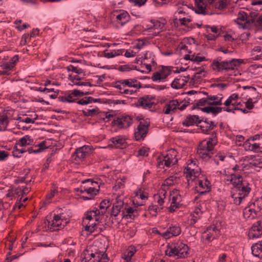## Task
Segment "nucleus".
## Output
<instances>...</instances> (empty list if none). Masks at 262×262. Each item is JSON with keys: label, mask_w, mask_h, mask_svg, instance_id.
<instances>
[{"label": "nucleus", "mask_w": 262, "mask_h": 262, "mask_svg": "<svg viewBox=\"0 0 262 262\" xmlns=\"http://www.w3.org/2000/svg\"><path fill=\"white\" fill-rule=\"evenodd\" d=\"M178 152L174 149L168 150L167 154L159 156L157 159V166L160 168H169L178 162Z\"/></svg>", "instance_id": "6e6552de"}, {"label": "nucleus", "mask_w": 262, "mask_h": 262, "mask_svg": "<svg viewBox=\"0 0 262 262\" xmlns=\"http://www.w3.org/2000/svg\"><path fill=\"white\" fill-rule=\"evenodd\" d=\"M123 217L129 219H134L138 216V210L136 207H130L125 205L122 210Z\"/></svg>", "instance_id": "2f4dec72"}, {"label": "nucleus", "mask_w": 262, "mask_h": 262, "mask_svg": "<svg viewBox=\"0 0 262 262\" xmlns=\"http://www.w3.org/2000/svg\"><path fill=\"white\" fill-rule=\"evenodd\" d=\"M217 143V133L213 131L208 138L200 143L197 150L199 157L205 160H209L212 157L213 150Z\"/></svg>", "instance_id": "20e7f679"}, {"label": "nucleus", "mask_w": 262, "mask_h": 262, "mask_svg": "<svg viewBox=\"0 0 262 262\" xmlns=\"http://www.w3.org/2000/svg\"><path fill=\"white\" fill-rule=\"evenodd\" d=\"M200 120L199 117L197 115H189L186 118L182 124L186 126H190L194 124L197 125Z\"/></svg>", "instance_id": "a18cd8bd"}, {"label": "nucleus", "mask_w": 262, "mask_h": 262, "mask_svg": "<svg viewBox=\"0 0 262 262\" xmlns=\"http://www.w3.org/2000/svg\"><path fill=\"white\" fill-rule=\"evenodd\" d=\"M99 189V186L96 182L92 181L90 179H87L82 181V185L79 189Z\"/></svg>", "instance_id": "8fccbe9b"}, {"label": "nucleus", "mask_w": 262, "mask_h": 262, "mask_svg": "<svg viewBox=\"0 0 262 262\" xmlns=\"http://www.w3.org/2000/svg\"><path fill=\"white\" fill-rule=\"evenodd\" d=\"M252 254L259 258L262 257V241L253 245L251 247Z\"/></svg>", "instance_id": "3c124183"}, {"label": "nucleus", "mask_w": 262, "mask_h": 262, "mask_svg": "<svg viewBox=\"0 0 262 262\" xmlns=\"http://www.w3.org/2000/svg\"><path fill=\"white\" fill-rule=\"evenodd\" d=\"M240 59H232L229 61H219L214 60L212 63L213 69L219 72L234 71L241 62Z\"/></svg>", "instance_id": "9d476101"}, {"label": "nucleus", "mask_w": 262, "mask_h": 262, "mask_svg": "<svg viewBox=\"0 0 262 262\" xmlns=\"http://www.w3.org/2000/svg\"><path fill=\"white\" fill-rule=\"evenodd\" d=\"M33 139L29 135H26L17 140L14 145L12 154L15 157H20L21 154L25 152L26 150L24 147L32 145Z\"/></svg>", "instance_id": "9b49d317"}, {"label": "nucleus", "mask_w": 262, "mask_h": 262, "mask_svg": "<svg viewBox=\"0 0 262 262\" xmlns=\"http://www.w3.org/2000/svg\"><path fill=\"white\" fill-rule=\"evenodd\" d=\"M202 110L207 113H211L213 115H216L217 114L221 113L222 111H224V107L207 106L203 108Z\"/></svg>", "instance_id": "13d9d810"}, {"label": "nucleus", "mask_w": 262, "mask_h": 262, "mask_svg": "<svg viewBox=\"0 0 262 262\" xmlns=\"http://www.w3.org/2000/svg\"><path fill=\"white\" fill-rule=\"evenodd\" d=\"M154 99L155 98L151 96L145 95L138 99L136 102V105L143 109H150L155 104Z\"/></svg>", "instance_id": "412c9836"}, {"label": "nucleus", "mask_w": 262, "mask_h": 262, "mask_svg": "<svg viewBox=\"0 0 262 262\" xmlns=\"http://www.w3.org/2000/svg\"><path fill=\"white\" fill-rule=\"evenodd\" d=\"M205 28H206L207 33L206 37L208 40H215L221 32V29L215 26H210L206 25Z\"/></svg>", "instance_id": "bb28decb"}, {"label": "nucleus", "mask_w": 262, "mask_h": 262, "mask_svg": "<svg viewBox=\"0 0 262 262\" xmlns=\"http://www.w3.org/2000/svg\"><path fill=\"white\" fill-rule=\"evenodd\" d=\"M248 15L243 10H239L237 14V17L234 20L237 24L243 29H247L249 26V22L247 20Z\"/></svg>", "instance_id": "cd10ccee"}, {"label": "nucleus", "mask_w": 262, "mask_h": 262, "mask_svg": "<svg viewBox=\"0 0 262 262\" xmlns=\"http://www.w3.org/2000/svg\"><path fill=\"white\" fill-rule=\"evenodd\" d=\"M110 142L112 143L111 144L112 146H114L116 148L123 146L126 143L125 138L121 136H118L112 138L110 140Z\"/></svg>", "instance_id": "09e8293b"}, {"label": "nucleus", "mask_w": 262, "mask_h": 262, "mask_svg": "<svg viewBox=\"0 0 262 262\" xmlns=\"http://www.w3.org/2000/svg\"><path fill=\"white\" fill-rule=\"evenodd\" d=\"M243 88L244 90H247L245 92V94L246 95V99H249L255 103H256L260 99V96L259 93L254 87L245 86Z\"/></svg>", "instance_id": "a878e982"}, {"label": "nucleus", "mask_w": 262, "mask_h": 262, "mask_svg": "<svg viewBox=\"0 0 262 262\" xmlns=\"http://www.w3.org/2000/svg\"><path fill=\"white\" fill-rule=\"evenodd\" d=\"M180 49L181 54H184L183 58L185 60H191L195 54V53L192 50L190 45H182L180 47Z\"/></svg>", "instance_id": "e433bc0d"}, {"label": "nucleus", "mask_w": 262, "mask_h": 262, "mask_svg": "<svg viewBox=\"0 0 262 262\" xmlns=\"http://www.w3.org/2000/svg\"><path fill=\"white\" fill-rule=\"evenodd\" d=\"M98 108L97 107L91 109H85L82 111L83 114L85 116H93L98 113Z\"/></svg>", "instance_id": "0e129e2a"}, {"label": "nucleus", "mask_w": 262, "mask_h": 262, "mask_svg": "<svg viewBox=\"0 0 262 262\" xmlns=\"http://www.w3.org/2000/svg\"><path fill=\"white\" fill-rule=\"evenodd\" d=\"M150 122L148 119H141L139 121L136 129L135 131L134 136L136 141H141L146 136Z\"/></svg>", "instance_id": "4468645a"}, {"label": "nucleus", "mask_w": 262, "mask_h": 262, "mask_svg": "<svg viewBox=\"0 0 262 262\" xmlns=\"http://www.w3.org/2000/svg\"><path fill=\"white\" fill-rule=\"evenodd\" d=\"M220 234V229L214 225H212L208 227L202 233L201 240L203 243L208 244L217 238Z\"/></svg>", "instance_id": "2eb2a0df"}, {"label": "nucleus", "mask_w": 262, "mask_h": 262, "mask_svg": "<svg viewBox=\"0 0 262 262\" xmlns=\"http://www.w3.org/2000/svg\"><path fill=\"white\" fill-rule=\"evenodd\" d=\"M136 249L134 246H130L123 253L122 258L124 259L123 262H132V257L136 252Z\"/></svg>", "instance_id": "49530a36"}, {"label": "nucleus", "mask_w": 262, "mask_h": 262, "mask_svg": "<svg viewBox=\"0 0 262 262\" xmlns=\"http://www.w3.org/2000/svg\"><path fill=\"white\" fill-rule=\"evenodd\" d=\"M115 87L119 90V92L121 94L128 93V92H132V91H128L126 89L125 85L123 82L122 80L118 81L115 85Z\"/></svg>", "instance_id": "680f3d73"}, {"label": "nucleus", "mask_w": 262, "mask_h": 262, "mask_svg": "<svg viewBox=\"0 0 262 262\" xmlns=\"http://www.w3.org/2000/svg\"><path fill=\"white\" fill-rule=\"evenodd\" d=\"M124 202L121 196H118L112 208L111 215L116 217L121 212V209L124 206Z\"/></svg>", "instance_id": "72a5a7b5"}, {"label": "nucleus", "mask_w": 262, "mask_h": 262, "mask_svg": "<svg viewBox=\"0 0 262 262\" xmlns=\"http://www.w3.org/2000/svg\"><path fill=\"white\" fill-rule=\"evenodd\" d=\"M166 24L167 20L164 18H160L157 20H151L148 29L157 31V33H159L166 29Z\"/></svg>", "instance_id": "b1692460"}, {"label": "nucleus", "mask_w": 262, "mask_h": 262, "mask_svg": "<svg viewBox=\"0 0 262 262\" xmlns=\"http://www.w3.org/2000/svg\"><path fill=\"white\" fill-rule=\"evenodd\" d=\"M100 243L95 241L91 246L83 251L82 253V262H107V255L105 254L104 248H99Z\"/></svg>", "instance_id": "7ed1b4c3"}, {"label": "nucleus", "mask_w": 262, "mask_h": 262, "mask_svg": "<svg viewBox=\"0 0 262 262\" xmlns=\"http://www.w3.org/2000/svg\"><path fill=\"white\" fill-rule=\"evenodd\" d=\"M196 8L195 12L198 14L206 15L210 13L208 9H210L209 0H194Z\"/></svg>", "instance_id": "4be33fe9"}, {"label": "nucleus", "mask_w": 262, "mask_h": 262, "mask_svg": "<svg viewBox=\"0 0 262 262\" xmlns=\"http://www.w3.org/2000/svg\"><path fill=\"white\" fill-rule=\"evenodd\" d=\"M90 94L89 92H83L78 90H75L71 94L59 97V99L61 102L71 103L75 101V97H81Z\"/></svg>", "instance_id": "5701e85b"}, {"label": "nucleus", "mask_w": 262, "mask_h": 262, "mask_svg": "<svg viewBox=\"0 0 262 262\" xmlns=\"http://www.w3.org/2000/svg\"><path fill=\"white\" fill-rule=\"evenodd\" d=\"M202 214V211L198 207L195 208L189 216L188 223L191 225H194L200 219Z\"/></svg>", "instance_id": "58836bf2"}, {"label": "nucleus", "mask_w": 262, "mask_h": 262, "mask_svg": "<svg viewBox=\"0 0 262 262\" xmlns=\"http://www.w3.org/2000/svg\"><path fill=\"white\" fill-rule=\"evenodd\" d=\"M122 54V51L121 50H105L103 51V56L104 57L107 58H111L115 57L117 56H118Z\"/></svg>", "instance_id": "4d7b16f0"}, {"label": "nucleus", "mask_w": 262, "mask_h": 262, "mask_svg": "<svg viewBox=\"0 0 262 262\" xmlns=\"http://www.w3.org/2000/svg\"><path fill=\"white\" fill-rule=\"evenodd\" d=\"M249 167L262 168V157L254 156L249 162Z\"/></svg>", "instance_id": "5fc2aeb1"}, {"label": "nucleus", "mask_w": 262, "mask_h": 262, "mask_svg": "<svg viewBox=\"0 0 262 262\" xmlns=\"http://www.w3.org/2000/svg\"><path fill=\"white\" fill-rule=\"evenodd\" d=\"M70 217L66 211L59 209L52 218L47 220L48 227L52 231L62 228L69 222Z\"/></svg>", "instance_id": "39448f33"}, {"label": "nucleus", "mask_w": 262, "mask_h": 262, "mask_svg": "<svg viewBox=\"0 0 262 262\" xmlns=\"http://www.w3.org/2000/svg\"><path fill=\"white\" fill-rule=\"evenodd\" d=\"M49 145L47 144V141H42L39 144L35 145V148H37L38 150H39V152L42 151L45 149L48 148Z\"/></svg>", "instance_id": "774afa93"}, {"label": "nucleus", "mask_w": 262, "mask_h": 262, "mask_svg": "<svg viewBox=\"0 0 262 262\" xmlns=\"http://www.w3.org/2000/svg\"><path fill=\"white\" fill-rule=\"evenodd\" d=\"M210 9L214 8L216 9L223 10L226 8L228 4L227 0H209Z\"/></svg>", "instance_id": "79ce46f5"}, {"label": "nucleus", "mask_w": 262, "mask_h": 262, "mask_svg": "<svg viewBox=\"0 0 262 262\" xmlns=\"http://www.w3.org/2000/svg\"><path fill=\"white\" fill-rule=\"evenodd\" d=\"M167 192L165 189L159 190V192L154 196V203L164 208L165 200L166 198Z\"/></svg>", "instance_id": "f704fd0d"}, {"label": "nucleus", "mask_w": 262, "mask_h": 262, "mask_svg": "<svg viewBox=\"0 0 262 262\" xmlns=\"http://www.w3.org/2000/svg\"><path fill=\"white\" fill-rule=\"evenodd\" d=\"M243 216L247 220H252L257 216V212L252 206L246 207L243 211Z\"/></svg>", "instance_id": "c03bdc74"}, {"label": "nucleus", "mask_w": 262, "mask_h": 262, "mask_svg": "<svg viewBox=\"0 0 262 262\" xmlns=\"http://www.w3.org/2000/svg\"><path fill=\"white\" fill-rule=\"evenodd\" d=\"M198 161L196 159L190 160L188 161L187 167L184 169L187 182L190 185V180H194L202 174L201 168L198 166Z\"/></svg>", "instance_id": "1a4fd4ad"}, {"label": "nucleus", "mask_w": 262, "mask_h": 262, "mask_svg": "<svg viewBox=\"0 0 262 262\" xmlns=\"http://www.w3.org/2000/svg\"><path fill=\"white\" fill-rule=\"evenodd\" d=\"M170 206L168 207L169 211L171 212H174L180 206L182 201V197L180 191L178 189H173L169 195Z\"/></svg>", "instance_id": "aec40b11"}, {"label": "nucleus", "mask_w": 262, "mask_h": 262, "mask_svg": "<svg viewBox=\"0 0 262 262\" xmlns=\"http://www.w3.org/2000/svg\"><path fill=\"white\" fill-rule=\"evenodd\" d=\"M91 152V148L88 145H84L77 148L72 156V159L75 163L83 161Z\"/></svg>", "instance_id": "6ab92c4d"}, {"label": "nucleus", "mask_w": 262, "mask_h": 262, "mask_svg": "<svg viewBox=\"0 0 262 262\" xmlns=\"http://www.w3.org/2000/svg\"><path fill=\"white\" fill-rule=\"evenodd\" d=\"M252 20L255 26L262 30V14L255 18H253Z\"/></svg>", "instance_id": "69168bd1"}, {"label": "nucleus", "mask_w": 262, "mask_h": 262, "mask_svg": "<svg viewBox=\"0 0 262 262\" xmlns=\"http://www.w3.org/2000/svg\"><path fill=\"white\" fill-rule=\"evenodd\" d=\"M100 101V99H94L92 97H85L77 101V103L80 105H85L90 103Z\"/></svg>", "instance_id": "bf43d9fd"}, {"label": "nucleus", "mask_w": 262, "mask_h": 262, "mask_svg": "<svg viewBox=\"0 0 262 262\" xmlns=\"http://www.w3.org/2000/svg\"><path fill=\"white\" fill-rule=\"evenodd\" d=\"M132 123L133 119L129 116H122L114 121V124L120 128H127Z\"/></svg>", "instance_id": "7c9ffc66"}, {"label": "nucleus", "mask_w": 262, "mask_h": 262, "mask_svg": "<svg viewBox=\"0 0 262 262\" xmlns=\"http://www.w3.org/2000/svg\"><path fill=\"white\" fill-rule=\"evenodd\" d=\"M225 181L228 185L233 186L231 198L233 203L236 205H240L251 191L249 182L244 180L241 174L238 173L227 176Z\"/></svg>", "instance_id": "f257e3e1"}, {"label": "nucleus", "mask_w": 262, "mask_h": 262, "mask_svg": "<svg viewBox=\"0 0 262 262\" xmlns=\"http://www.w3.org/2000/svg\"><path fill=\"white\" fill-rule=\"evenodd\" d=\"M207 59L206 57L204 56H200V54L198 53L196 55L195 54L193 58L191 59V61L193 62L199 63L203 61H206Z\"/></svg>", "instance_id": "338daca9"}, {"label": "nucleus", "mask_w": 262, "mask_h": 262, "mask_svg": "<svg viewBox=\"0 0 262 262\" xmlns=\"http://www.w3.org/2000/svg\"><path fill=\"white\" fill-rule=\"evenodd\" d=\"M189 248L188 246L181 242L171 243L167 246L166 254L170 257L177 258H183L187 256Z\"/></svg>", "instance_id": "423d86ee"}, {"label": "nucleus", "mask_w": 262, "mask_h": 262, "mask_svg": "<svg viewBox=\"0 0 262 262\" xmlns=\"http://www.w3.org/2000/svg\"><path fill=\"white\" fill-rule=\"evenodd\" d=\"M112 17L117 27H119L123 26L129 21L130 15L127 12L119 10L113 12Z\"/></svg>", "instance_id": "a211bd4d"}, {"label": "nucleus", "mask_w": 262, "mask_h": 262, "mask_svg": "<svg viewBox=\"0 0 262 262\" xmlns=\"http://www.w3.org/2000/svg\"><path fill=\"white\" fill-rule=\"evenodd\" d=\"M197 126L200 127L203 133L208 134L209 132L212 130L216 126V124L211 121L200 120L197 124Z\"/></svg>", "instance_id": "c756f323"}, {"label": "nucleus", "mask_w": 262, "mask_h": 262, "mask_svg": "<svg viewBox=\"0 0 262 262\" xmlns=\"http://www.w3.org/2000/svg\"><path fill=\"white\" fill-rule=\"evenodd\" d=\"M126 88L139 90L141 88V83L135 78L122 79Z\"/></svg>", "instance_id": "a19ab883"}, {"label": "nucleus", "mask_w": 262, "mask_h": 262, "mask_svg": "<svg viewBox=\"0 0 262 262\" xmlns=\"http://www.w3.org/2000/svg\"><path fill=\"white\" fill-rule=\"evenodd\" d=\"M187 80L185 77L179 76L171 83V86L174 89L182 88L186 83Z\"/></svg>", "instance_id": "37998d69"}, {"label": "nucleus", "mask_w": 262, "mask_h": 262, "mask_svg": "<svg viewBox=\"0 0 262 262\" xmlns=\"http://www.w3.org/2000/svg\"><path fill=\"white\" fill-rule=\"evenodd\" d=\"M58 192L57 187L54 186L52 187L50 193L47 194L46 203L49 204L50 200L55 196V195Z\"/></svg>", "instance_id": "e2e57ef3"}, {"label": "nucleus", "mask_w": 262, "mask_h": 262, "mask_svg": "<svg viewBox=\"0 0 262 262\" xmlns=\"http://www.w3.org/2000/svg\"><path fill=\"white\" fill-rule=\"evenodd\" d=\"M223 95L219 94L216 95L208 96V101L210 105H221L222 103Z\"/></svg>", "instance_id": "de8ad7c7"}, {"label": "nucleus", "mask_w": 262, "mask_h": 262, "mask_svg": "<svg viewBox=\"0 0 262 262\" xmlns=\"http://www.w3.org/2000/svg\"><path fill=\"white\" fill-rule=\"evenodd\" d=\"M226 157V153L223 151H219L214 156L212 160L215 164L218 165L220 164V162L224 161Z\"/></svg>", "instance_id": "6e6d98bb"}, {"label": "nucleus", "mask_w": 262, "mask_h": 262, "mask_svg": "<svg viewBox=\"0 0 262 262\" xmlns=\"http://www.w3.org/2000/svg\"><path fill=\"white\" fill-rule=\"evenodd\" d=\"M142 67H145V69L140 70L142 72L149 73L151 70L152 67H155L157 64L155 56L153 53L147 51L142 57L141 61Z\"/></svg>", "instance_id": "dca6fc26"}, {"label": "nucleus", "mask_w": 262, "mask_h": 262, "mask_svg": "<svg viewBox=\"0 0 262 262\" xmlns=\"http://www.w3.org/2000/svg\"><path fill=\"white\" fill-rule=\"evenodd\" d=\"M172 67L170 66H161L155 72L153 73L151 77L154 82H164L167 77L172 73Z\"/></svg>", "instance_id": "ddd939ff"}, {"label": "nucleus", "mask_w": 262, "mask_h": 262, "mask_svg": "<svg viewBox=\"0 0 262 262\" xmlns=\"http://www.w3.org/2000/svg\"><path fill=\"white\" fill-rule=\"evenodd\" d=\"M250 238H258L262 235V221H258L251 227L249 232Z\"/></svg>", "instance_id": "c85d7f7f"}, {"label": "nucleus", "mask_w": 262, "mask_h": 262, "mask_svg": "<svg viewBox=\"0 0 262 262\" xmlns=\"http://www.w3.org/2000/svg\"><path fill=\"white\" fill-rule=\"evenodd\" d=\"M9 122V119L6 113L0 114V131L6 130Z\"/></svg>", "instance_id": "603ef678"}, {"label": "nucleus", "mask_w": 262, "mask_h": 262, "mask_svg": "<svg viewBox=\"0 0 262 262\" xmlns=\"http://www.w3.org/2000/svg\"><path fill=\"white\" fill-rule=\"evenodd\" d=\"M18 59V56L15 55L9 61L3 63L1 66L3 69V71H1V74L3 75H9V72L13 69Z\"/></svg>", "instance_id": "393cba45"}, {"label": "nucleus", "mask_w": 262, "mask_h": 262, "mask_svg": "<svg viewBox=\"0 0 262 262\" xmlns=\"http://www.w3.org/2000/svg\"><path fill=\"white\" fill-rule=\"evenodd\" d=\"M179 105L177 100H172L167 103L163 107V111L165 114H169L173 112Z\"/></svg>", "instance_id": "ea45409f"}, {"label": "nucleus", "mask_w": 262, "mask_h": 262, "mask_svg": "<svg viewBox=\"0 0 262 262\" xmlns=\"http://www.w3.org/2000/svg\"><path fill=\"white\" fill-rule=\"evenodd\" d=\"M177 181V178L175 176H171L164 181L163 184L161 186V189H165L166 190V189L168 188V187L174 185L175 183Z\"/></svg>", "instance_id": "864d4df0"}, {"label": "nucleus", "mask_w": 262, "mask_h": 262, "mask_svg": "<svg viewBox=\"0 0 262 262\" xmlns=\"http://www.w3.org/2000/svg\"><path fill=\"white\" fill-rule=\"evenodd\" d=\"M181 233V229L180 226L174 225L170 226L166 231L161 234V236L165 238H169L173 236H177Z\"/></svg>", "instance_id": "473e14b6"}, {"label": "nucleus", "mask_w": 262, "mask_h": 262, "mask_svg": "<svg viewBox=\"0 0 262 262\" xmlns=\"http://www.w3.org/2000/svg\"><path fill=\"white\" fill-rule=\"evenodd\" d=\"M192 183H194L196 189L200 194H206L211 189L210 182L203 174L196 177L194 180H190V184L192 185Z\"/></svg>", "instance_id": "f8f14e48"}, {"label": "nucleus", "mask_w": 262, "mask_h": 262, "mask_svg": "<svg viewBox=\"0 0 262 262\" xmlns=\"http://www.w3.org/2000/svg\"><path fill=\"white\" fill-rule=\"evenodd\" d=\"M111 204L109 200H104L100 203L99 209L94 208L87 212L85 220H89V222L85 227V231L92 233L97 230Z\"/></svg>", "instance_id": "f03ea898"}, {"label": "nucleus", "mask_w": 262, "mask_h": 262, "mask_svg": "<svg viewBox=\"0 0 262 262\" xmlns=\"http://www.w3.org/2000/svg\"><path fill=\"white\" fill-rule=\"evenodd\" d=\"M77 191L80 193H87V196H81V198L83 200H90L93 199L98 193L99 189H78Z\"/></svg>", "instance_id": "4c0bfd02"}, {"label": "nucleus", "mask_w": 262, "mask_h": 262, "mask_svg": "<svg viewBox=\"0 0 262 262\" xmlns=\"http://www.w3.org/2000/svg\"><path fill=\"white\" fill-rule=\"evenodd\" d=\"M163 207L153 203L149 206L148 210L150 214L152 215L156 216L158 213L160 212L163 209Z\"/></svg>", "instance_id": "052dcab7"}, {"label": "nucleus", "mask_w": 262, "mask_h": 262, "mask_svg": "<svg viewBox=\"0 0 262 262\" xmlns=\"http://www.w3.org/2000/svg\"><path fill=\"white\" fill-rule=\"evenodd\" d=\"M238 98L239 96L237 94H231L223 103L226 106V107H224V111L234 113L236 109L241 108L242 104L241 102H237Z\"/></svg>", "instance_id": "f3484780"}, {"label": "nucleus", "mask_w": 262, "mask_h": 262, "mask_svg": "<svg viewBox=\"0 0 262 262\" xmlns=\"http://www.w3.org/2000/svg\"><path fill=\"white\" fill-rule=\"evenodd\" d=\"M206 76V72L202 69L196 72L194 76L191 78L190 83L194 85L197 86L203 80V78Z\"/></svg>", "instance_id": "c9c22d12"}, {"label": "nucleus", "mask_w": 262, "mask_h": 262, "mask_svg": "<svg viewBox=\"0 0 262 262\" xmlns=\"http://www.w3.org/2000/svg\"><path fill=\"white\" fill-rule=\"evenodd\" d=\"M192 21V18L189 14V10L187 6L179 8L174 14L173 23L175 27L188 26Z\"/></svg>", "instance_id": "0eeeda50"}]
</instances>
